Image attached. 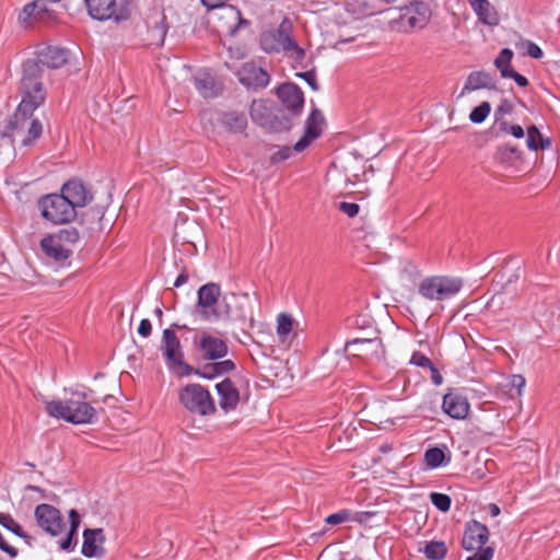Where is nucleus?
<instances>
[{
	"mask_svg": "<svg viewBox=\"0 0 560 560\" xmlns=\"http://www.w3.org/2000/svg\"><path fill=\"white\" fill-rule=\"evenodd\" d=\"M152 331V324L149 319L144 318L140 322L138 327V332L142 337L147 338L151 335Z\"/></svg>",
	"mask_w": 560,
	"mask_h": 560,
	"instance_id": "58",
	"label": "nucleus"
},
{
	"mask_svg": "<svg viewBox=\"0 0 560 560\" xmlns=\"http://www.w3.org/2000/svg\"><path fill=\"white\" fill-rule=\"evenodd\" d=\"M442 408L453 419H465L469 412V402L460 394L448 392L443 396Z\"/></svg>",
	"mask_w": 560,
	"mask_h": 560,
	"instance_id": "27",
	"label": "nucleus"
},
{
	"mask_svg": "<svg viewBox=\"0 0 560 560\" xmlns=\"http://www.w3.org/2000/svg\"><path fill=\"white\" fill-rule=\"evenodd\" d=\"M78 534L73 532H68L66 537L59 541L60 549L63 551H71L74 549V546L77 545Z\"/></svg>",
	"mask_w": 560,
	"mask_h": 560,
	"instance_id": "50",
	"label": "nucleus"
},
{
	"mask_svg": "<svg viewBox=\"0 0 560 560\" xmlns=\"http://www.w3.org/2000/svg\"><path fill=\"white\" fill-rule=\"evenodd\" d=\"M424 460L430 468H438L448 464L451 455L446 456L445 451L440 447H431L425 451Z\"/></svg>",
	"mask_w": 560,
	"mask_h": 560,
	"instance_id": "35",
	"label": "nucleus"
},
{
	"mask_svg": "<svg viewBox=\"0 0 560 560\" xmlns=\"http://www.w3.org/2000/svg\"><path fill=\"white\" fill-rule=\"evenodd\" d=\"M293 151H294L293 147L291 148V147L284 145L271 155V161L273 163L283 162L291 156Z\"/></svg>",
	"mask_w": 560,
	"mask_h": 560,
	"instance_id": "52",
	"label": "nucleus"
},
{
	"mask_svg": "<svg viewBox=\"0 0 560 560\" xmlns=\"http://www.w3.org/2000/svg\"><path fill=\"white\" fill-rule=\"evenodd\" d=\"M491 112V105L489 102H482L476 106L469 114V119L474 124H481L486 120Z\"/></svg>",
	"mask_w": 560,
	"mask_h": 560,
	"instance_id": "39",
	"label": "nucleus"
},
{
	"mask_svg": "<svg viewBox=\"0 0 560 560\" xmlns=\"http://www.w3.org/2000/svg\"><path fill=\"white\" fill-rule=\"evenodd\" d=\"M178 400L191 413L207 417L217 411L215 402L210 392L202 385L190 383L178 392Z\"/></svg>",
	"mask_w": 560,
	"mask_h": 560,
	"instance_id": "5",
	"label": "nucleus"
},
{
	"mask_svg": "<svg viewBox=\"0 0 560 560\" xmlns=\"http://www.w3.org/2000/svg\"><path fill=\"white\" fill-rule=\"evenodd\" d=\"M222 125L231 132H243L247 127V118L244 113L226 112L221 117Z\"/></svg>",
	"mask_w": 560,
	"mask_h": 560,
	"instance_id": "33",
	"label": "nucleus"
},
{
	"mask_svg": "<svg viewBox=\"0 0 560 560\" xmlns=\"http://www.w3.org/2000/svg\"><path fill=\"white\" fill-rule=\"evenodd\" d=\"M228 0H201V3L208 9L222 7Z\"/></svg>",
	"mask_w": 560,
	"mask_h": 560,
	"instance_id": "62",
	"label": "nucleus"
},
{
	"mask_svg": "<svg viewBox=\"0 0 560 560\" xmlns=\"http://www.w3.org/2000/svg\"><path fill=\"white\" fill-rule=\"evenodd\" d=\"M479 89L497 90V84L492 79V75L486 71H472L467 77L465 85L462 90L460 95L466 92L476 91Z\"/></svg>",
	"mask_w": 560,
	"mask_h": 560,
	"instance_id": "29",
	"label": "nucleus"
},
{
	"mask_svg": "<svg viewBox=\"0 0 560 560\" xmlns=\"http://www.w3.org/2000/svg\"><path fill=\"white\" fill-rule=\"evenodd\" d=\"M325 118L318 108H313L305 121L303 137L293 145L294 152H303L323 133Z\"/></svg>",
	"mask_w": 560,
	"mask_h": 560,
	"instance_id": "17",
	"label": "nucleus"
},
{
	"mask_svg": "<svg viewBox=\"0 0 560 560\" xmlns=\"http://www.w3.org/2000/svg\"><path fill=\"white\" fill-rule=\"evenodd\" d=\"M249 115L252 120L272 132L289 131L292 126V118L282 108H273L272 103L266 100H254Z\"/></svg>",
	"mask_w": 560,
	"mask_h": 560,
	"instance_id": "4",
	"label": "nucleus"
},
{
	"mask_svg": "<svg viewBox=\"0 0 560 560\" xmlns=\"http://www.w3.org/2000/svg\"><path fill=\"white\" fill-rule=\"evenodd\" d=\"M476 551L477 552L468 557L467 560H491L494 553V549L492 547H486Z\"/></svg>",
	"mask_w": 560,
	"mask_h": 560,
	"instance_id": "55",
	"label": "nucleus"
},
{
	"mask_svg": "<svg viewBox=\"0 0 560 560\" xmlns=\"http://www.w3.org/2000/svg\"><path fill=\"white\" fill-rule=\"evenodd\" d=\"M69 521H70V532L77 533L80 527L81 517L77 510L72 509L69 511Z\"/></svg>",
	"mask_w": 560,
	"mask_h": 560,
	"instance_id": "57",
	"label": "nucleus"
},
{
	"mask_svg": "<svg viewBox=\"0 0 560 560\" xmlns=\"http://www.w3.org/2000/svg\"><path fill=\"white\" fill-rule=\"evenodd\" d=\"M195 86L205 97H212L214 93V80L210 75L195 79Z\"/></svg>",
	"mask_w": 560,
	"mask_h": 560,
	"instance_id": "38",
	"label": "nucleus"
},
{
	"mask_svg": "<svg viewBox=\"0 0 560 560\" xmlns=\"http://www.w3.org/2000/svg\"><path fill=\"white\" fill-rule=\"evenodd\" d=\"M45 68L40 62L35 59H27L22 63V73L19 84V94L23 107L27 104L42 106L47 96V91L44 86Z\"/></svg>",
	"mask_w": 560,
	"mask_h": 560,
	"instance_id": "3",
	"label": "nucleus"
},
{
	"mask_svg": "<svg viewBox=\"0 0 560 560\" xmlns=\"http://www.w3.org/2000/svg\"><path fill=\"white\" fill-rule=\"evenodd\" d=\"M106 536L103 528H85L83 530V544L81 552L86 558H103L106 549L103 545Z\"/></svg>",
	"mask_w": 560,
	"mask_h": 560,
	"instance_id": "24",
	"label": "nucleus"
},
{
	"mask_svg": "<svg viewBox=\"0 0 560 560\" xmlns=\"http://www.w3.org/2000/svg\"><path fill=\"white\" fill-rule=\"evenodd\" d=\"M350 512L348 510H341L337 513L330 514L325 518V523L328 525H338L350 520Z\"/></svg>",
	"mask_w": 560,
	"mask_h": 560,
	"instance_id": "46",
	"label": "nucleus"
},
{
	"mask_svg": "<svg viewBox=\"0 0 560 560\" xmlns=\"http://www.w3.org/2000/svg\"><path fill=\"white\" fill-rule=\"evenodd\" d=\"M512 106L508 103V101H504L497 109L495 116H498L500 113H509L511 112Z\"/></svg>",
	"mask_w": 560,
	"mask_h": 560,
	"instance_id": "64",
	"label": "nucleus"
},
{
	"mask_svg": "<svg viewBox=\"0 0 560 560\" xmlns=\"http://www.w3.org/2000/svg\"><path fill=\"white\" fill-rule=\"evenodd\" d=\"M431 503L441 512H448L452 504V499L448 494L441 492H431L430 493Z\"/></svg>",
	"mask_w": 560,
	"mask_h": 560,
	"instance_id": "40",
	"label": "nucleus"
},
{
	"mask_svg": "<svg viewBox=\"0 0 560 560\" xmlns=\"http://www.w3.org/2000/svg\"><path fill=\"white\" fill-rule=\"evenodd\" d=\"M221 288L218 283L209 282L198 290L197 307L201 308L200 314L205 320L214 319L213 312L219 311Z\"/></svg>",
	"mask_w": 560,
	"mask_h": 560,
	"instance_id": "15",
	"label": "nucleus"
},
{
	"mask_svg": "<svg viewBox=\"0 0 560 560\" xmlns=\"http://www.w3.org/2000/svg\"><path fill=\"white\" fill-rule=\"evenodd\" d=\"M0 550L3 551L10 559H15L19 556V550L14 546L10 545L2 534L0 533Z\"/></svg>",
	"mask_w": 560,
	"mask_h": 560,
	"instance_id": "54",
	"label": "nucleus"
},
{
	"mask_svg": "<svg viewBox=\"0 0 560 560\" xmlns=\"http://www.w3.org/2000/svg\"><path fill=\"white\" fill-rule=\"evenodd\" d=\"M233 370H235V363L232 360H223L206 363L201 368H194L192 374L212 380L217 376L229 374Z\"/></svg>",
	"mask_w": 560,
	"mask_h": 560,
	"instance_id": "28",
	"label": "nucleus"
},
{
	"mask_svg": "<svg viewBox=\"0 0 560 560\" xmlns=\"http://www.w3.org/2000/svg\"><path fill=\"white\" fill-rule=\"evenodd\" d=\"M446 552L447 548L443 541H430L423 549V553L429 560H442Z\"/></svg>",
	"mask_w": 560,
	"mask_h": 560,
	"instance_id": "37",
	"label": "nucleus"
},
{
	"mask_svg": "<svg viewBox=\"0 0 560 560\" xmlns=\"http://www.w3.org/2000/svg\"><path fill=\"white\" fill-rule=\"evenodd\" d=\"M42 217L52 224H67L72 222L77 210L60 194H48L39 198L37 202Z\"/></svg>",
	"mask_w": 560,
	"mask_h": 560,
	"instance_id": "7",
	"label": "nucleus"
},
{
	"mask_svg": "<svg viewBox=\"0 0 560 560\" xmlns=\"http://www.w3.org/2000/svg\"><path fill=\"white\" fill-rule=\"evenodd\" d=\"M296 77L305 80L306 83L310 85V88L313 91H318L319 90V84H318L317 79H316V71H315V69H311V70L305 71V72H299V73H296Z\"/></svg>",
	"mask_w": 560,
	"mask_h": 560,
	"instance_id": "49",
	"label": "nucleus"
},
{
	"mask_svg": "<svg viewBox=\"0 0 560 560\" xmlns=\"http://www.w3.org/2000/svg\"><path fill=\"white\" fill-rule=\"evenodd\" d=\"M89 15L97 21L114 19L115 22L126 21L130 16L129 10L121 8L117 11L116 0H84Z\"/></svg>",
	"mask_w": 560,
	"mask_h": 560,
	"instance_id": "10",
	"label": "nucleus"
},
{
	"mask_svg": "<svg viewBox=\"0 0 560 560\" xmlns=\"http://www.w3.org/2000/svg\"><path fill=\"white\" fill-rule=\"evenodd\" d=\"M390 0H351L353 12L362 16H371L385 10V3Z\"/></svg>",
	"mask_w": 560,
	"mask_h": 560,
	"instance_id": "31",
	"label": "nucleus"
},
{
	"mask_svg": "<svg viewBox=\"0 0 560 560\" xmlns=\"http://www.w3.org/2000/svg\"><path fill=\"white\" fill-rule=\"evenodd\" d=\"M189 275L187 269L184 267L174 282L175 288H179L188 281Z\"/></svg>",
	"mask_w": 560,
	"mask_h": 560,
	"instance_id": "61",
	"label": "nucleus"
},
{
	"mask_svg": "<svg viewBox=\"0 0 560 560\" xmlns=\"http://www.w3.org/2000/svg\"><path fill=\"white\" fill-rule=\"evenodd\" d=\"M287 55L302 65L306 54L305 50L298 45L296 40L293 39L292 45H289V52Z\"/></svg>",
	"mask_w": 560,
	"mask_h": 560,
	"instance_id": "48",
	"label": "nucleus"
},
{
	"mask_svg": "<svg viewBox=\"0 0 560 560\" xmlns=\"http://www.w3.org/2000/svg\"><path fill=\"white\" fill-rule=\"evenodd\" d=\"M39 249L45 259L54 261L61 267L70 264L69 259L73 254L72 248H66L49 234L40 240Z\"/></svg>",
	"mask_w": 560,
	"mask_h": 560,
	"instance_id": "20",
	"label": "nucleus"
},
{
	"mask_svg": "<svg viewBox=\"0 0 560 560\" xmlns=\"http://www.w3.org/2000/svg\"><path fill=\"white\" fill-rule=\"evenodd\" d=\"M161 350L167 368L179 377L192 374L194 368L184 361V351L179 338L173 328L162 332Z\"/></svg>",
	"mask_w": 560,
	"mask_h": 560,
	"instance_id": "6",
	"label": "nucleus"
},
{
	"mask_svg": "<svg viewBox=\"0 0 560 560\" xmlns=\"http://www.w3.org/2000/svg\"><path fill=\"white\" fill-rule=\"evenodd\" d=\"M502 78L513 79L515 81V83L521 88H526L529 83L526 77L518 73L514 69L502 71Z\"/></svg>",
	"mask_w": 560,
	"mask_h": 560,
	"instance_id": "51",
	"label": "nucleus"
},
{
	"mask_svg": "<svg viewBox=\"0 0 560 560\" xmlns=\"http://www.w3.org/2000/svg\"><path fill=\"white\" fill-rule=\"evenodd\" d=\"M36 524L50 536L60 535L66 527L60 511L54 505L42 503L35 508Z\"/></svg>",
	"mask_w": 560,
	"mask_h": 560,
	"instance_id": "11",
	"label": "nucleus"
},
{
	"mask_svg": "<svg viewBox=\"0 0 560 560\" xmlns=\"http://www.w3.org/2000/svg\"><path fill=\"white\" fill-rule=\"evenodd\" d=\"M292 330V318L289 315L280 314L278 316L277 332L279 336H287Z\"/></svg>",
	"mask_w": 560,
	"mask_h": 560,
	"instance_id": "44",
	"label": "nucleus"
},
{
	"mask_svg": "<svg viewBox=\"0 0 560 560\" xmlns=\"http://www.w3.org/2000/svg\"><path fill=\"white\" fill-rule=\"evenodd\" d=\"M35 61L40 62L42 67L58 69L68 62L69 50L56 46H47L36 52Z\"/></svg>",
	"mask_w": 560,
	"mask_h": 560,
	"instance_id": "26",
	"label": "nucleus"
},
{
	"mask_svg": "<svg viewBox=\"0 0 560 560\" xmlns=\"http://www.w3.org/2000/svg\"><path fill=\"white\" fill-rule=\"evenodd\" d=\"M194 345L205 361H217L224 358L229 352L224 339L212 336L207 331L200 332L194 338Z\"/></svg>",
	"mask_w": 560,
	"mask_h": 560,
	"instance_id": "12",
	"label": "nucleus"
},
{
	"mask_svg": "<svg viewBox=\"0 0 560 560\" xmlns=\"http://www.w3.org/2000/svg\"><path fill=\"white\" fill-rule=\"evenodd\" d=\"M38 107L31 104L23 107V103H20L14 114L8 119L4 129L1 131V137L13 139L14 136H21L22 145L33 144L43 132L40 120L33 118V114Z\"/></svg>",
	"mask_w": 560,
	"mask_h": 560,
	"instance_id": "2",
	"label": "nucleus"
},
{
	"mask_svg": "<svg viewBox=\"0 0 560 560\" xmlns=\"http://www.w3.org/2000/svg\"><path fill=\"white\" fill-rule=\"evenodd\" d=\"M410 364L417 365L419 368L429 369L432 366L433 362L422 352L415 351L410 359Z\"/></svg>",
	"mask_w": 560,
	"mask_h": 560,
	"instance_id": "47",
	"label": "nucleus"
},
{
	"mask_svg": "<svg viewBox=\"0 0 560 560\" xmlns=\"http://www.w3.org/2000/svg\"><path fill=\"white\" fill-rule=\"evenodd\" d=\"M430 372H431V381L434 385H441L443 383V376L442 374L440 373V371L434 366V364H432L431 368H429Z\"/></svg>",
	"mask_w": 560,
	"mask_h": 560,
	"instance_id": "60",
	"label": "nucleus"
},
{
	"mask_svg": "<svg viewBox=\"0 0 560 560\" xmlns=\"http://www.w3.org/2000/svg\"><path fill=\"white\" fill-rule=\"evenodd\" d=\"M215 390L219 395L220 408L224 412H230L237 408L241 399L240 390L230 377H225L222 382L218 383Z\"/></svg>",
	"mask_w": 560,
	"mask_h": 560,
	"instance_id": "25",
	"label": "nucleus"
},
{
	"mask_svg": "<svg viewBox=\"0 0 560 560\" xmlns=\"http://www.w3.org/2000/svg\"><path fill=\"white\" fill-rule=\"evenodd\" d=\"M338 209L349 218L357 217L360 211L359 205L354 202H340Z\"/></svg>",
	"mask_w": 560,
	"mask_h": 560,
	"instance_id": "53",
	"label": "nucleus"
},
{
	"mask_svg": "<svg viewBox=\"0 0 560 560\" xmlns=\"http://www.w3.org/2000/svg\"><path fill=\"white\" fill-rule=\"evenodd\" d=\"M293 26L288 18H284L278 28L264 32L260 35L261 49L268 54L289 52V45L293 42Z\"/></svg>",
	"mask_w": 560,
	"mask_h": 560,
	"instance_id": "9",
	"label": "nucleus"
},
{
	"mask_svg": "<svg viewBox=\"0 0 560 560\" xmlns=\"http://www.w3.org/2000/svg\"><path fill=\"white\" fill-rule=\"evenodd\" d=\"M49 0H34L24 5L19 21L25 27L34 22H48L55 19V12L48 8Z\"/></svg>",
	"mask_w": 560,
	"mask_h": 560,
	"instance_id": "19",
	"label": "nucleus"
},
{
	"mask_svg": "<svg viewBox=\"0 0 560 560\" xmlns=\"http://www.w3.org/2000/svg\"><path fill=\"white\" fill-rule=\"evenodd\" d=\"M493 159L502 165L511 166L522 160V151L516 145L502 144L497 148Z\"/></svg>",
	"mask_w": 560,
	"mask_h": 560,
	"instance_id": "32",
	"label": "nucleus"
},
{
	"mask_svg": "<svg viewBox=\"0 0 560 560\" xmlns=\"http://www.w3.org/2000/svg\"><path fill=\"white\" fill-rule=\"evenodd\" d=\"M489 535V529L485 524L475 520L469 521L465 526L462 547L467 551L481 550L488 542Z\"/></svg>",
	"mask_w": 560,
	"mask_h": 560,
	"instance_id": "18",
	"label": "nucleus"
},
{
	"mask_svg": "<svg viewBox=\"0 0 560 560\" xmlns=\"http://www.w3.org/2000/svg\"><path fill=\"white\" fill-rule=\"evenodd\" d=\"M276 94L292 115H299L304 106V94L299 85L291 82L280 84Z\"/></svg>",
	"mask_w": 560,
	"mask_h": 560,
	"instance_id": "23",
	"label": "nucleus"
},
{
	"mask_svg": "<svg viewBox=\"0 0 560 560\" xmlns=\"http://www.w3.org/2000/svg\"><path fill=\"white\" fill-rule=\"evenodd\" d=\"M60 195L63 196L72 207L77 210L83 208L93 200V194L86 189L83 182L78 178H72L66 182L60 189Z\"/></svg>",
	"mask_w": 560,
	"mask_h": 560,
	"instance_id": "22",
	"label": "nucleus"
},
{
	"mask_svg": "<svg viewBox=\"0 0 560 560\" xmlns=\"http://www.w3.org/2000/svg\"><path fill=\"white\" fill-rule=\"evenodd\" d=\"M49 235L55 237V240L66 248H71L70 246L74 245L80 240V233L75 228L61 229L56 233H50Z\"/></svg>",
	"mask_w": 560,
	"mask_h": 560,
	"instance_id": "36",
	"label": "nucleus"
},
{
	"mask_svg": "<svg viewBox=\"0 0 560 560\" xmlns=\"http://www.w3.org/2000/svg\"><path fill=\"white\" fill-rule=\"evenodd\" d=\"M526 133V143L529 150H546L551 147V140L549 138H545L535 125L529 126Z\"/></svg>",
	"mask_w": 560,
	"mask_h": 560,
	"instance_id": "34",
	"label": "nucleus"
},
{
	"mask_svg": "<svg viewBox=\"0 0 560 560\" xmlns=\"http://www.w3.org/2000/svg\"><path fill=\"white\" fill-rule=\"evenodd\" d=\"M525 378L522 375H512L511 377V386L516 389V394L521 395L522 388L525 386Z\"/></svg>",
	"mask_w": 560,
	"mask_h": 560,
	"instance_id": "59",
	"label": "nucleus"
},
{
	"mask_svg": "<svg viewBox=\"0 0 560 560\" xmlns=\"http://www.w3.org/2000/svg\"><path fill=\"white\" fill-rule=\"evenodd\" d=\"M499 127L502 132L510 133L517 139H521L525 136V131L520 125H510L504 120L499 124Z\"/></svg>",
	"mask_w": 560,
	"mask_h": 560,
	"instance_id": "45",
	"label": "nucleus"
},
{
	"mask_svg": "<svg viewBox=\"0 0 560 560\" xmlns=\"http://www.w3.org/2000/svg\"><path fill=\"white\" fill-rule=\"evenodd\" d=\"M430 19L431 10L429 5L422 1L411 2L400 14L402 25L411 30L423 28L429 23Z\"/></svg>",
	"mask_w": 560,
	"mask_h": 560,
	"instance_id": "21",
	"label": "nucleus"
},
{
	"mask_svg": "<svg viewBox=\"0 0 560 560\" xmlns=\"http://www.w3.org/2000/svg\"><path fill=\"white\" fill-rule=\"evenodd\" d=\"M353 346H370V347L374 348L373 352L375 354H378V350H381L382 354L384 353L382 340L378 339V338H374V339H359V338H357V339H353L351 341H348L346 343V349H348L350 347H353Z\"/></svg>",
	"mask_w": 560,
	"mask_h": 560,
	"instance_id": "42",
	"label": "nucleus"
},
{
	"mask_svg": "<svg viewBox=\"0 0 560 560\" xmlns=\"http://www.w3.org/2000/svg\"><path fill=\"white\" fill-rule=\"evenodd\" d=\"M525 45H526V54L529 57L535 58V59L542 58L544 52L537 44H535L534 42L527 40L525 43Z\"/></svg>",
	"mask_w": 560,
	"mask_h": 560,
	"instance_id": "56",
	"label": "nucleus"
},
{
	"mask_svg": "<svg viewBox=\"0 0 560 560\" xmlns=\"http://www.w3.org/2000/svg\"><path fill=\"white\" fill-rule=\"evenodd\" d=\"M18 537L22 538L28 547H33L35 537L26 533L24 529L21 530Z\"/></svg>",
	"mask_w": 560,
	"mask_h": 560,
	"instance_id": "63",
	"label": "nucleus"
},
{
	"mask_svg": "<svg viewBox=\"0 0 560 560\" xmlns=\"http://www.w3.org/2000/svg\"><path fill=\"white\" fill-rule=\"evenodd\" d=\"M0 525L18 536L23 527L9 513L0 512Z\"/></svg>",
	"mask_w": 560,
	"mask_h": 560,
	"instance_id": "43",
	"label": "nucleus"
},
{
	"mask_svg": "<svg viewBox=\"0 0 560 560\" xmlns=\"http://www.w3.org/2000/svg\"><path fill=\"white\" fill-rule=\"evenodd\" d=\"M147 35L143 37V42L148 46L161 47L164 44L168 24L164 11L152 10L147 19Z\"/></svg>",
	"mask_w": 560,
	"mask_h": 560,
	"instance_id": "13",
	"label": "nucleus"
},
{
	"mask_svg": "<svg viewBox=\"0 0 560 560\" xmlns=\"http://www.w3.org/2000/svg\"><path fill=\"white\" fill-rule=\"evenodd\" d=\"M480 22L487 25H497L499 15L488 0H468Z\"/></svg>",
	"mask_w": 560,
	"mask_h": 560,
	"instance_id": "30",
	"label": "nucleus"
},
{
	"mask_svg": "<svg viewBox=\"0 0 560 560\" xmlns=\"http://www.w3.org/2000/svg\"><path fill=\"white\" fill-rule=\"evenodd\" d=\"M245 303H248V294L236 295L232 293L224 295L219 305V311L213 312L214 319L245 320L247 318Z\"/></svg>",
	"mask_w": 560,
	"mask_h": 560,
	"instance_id": "14",
	"label": "nucleus"
},
{
	"mask_svg": "<svg viewBox=\"0 0 560 560\" xmlns=\"http://www.w3.org/2000/svg\"><path fill=\"white\" fill-rule=\"evenodd\" d=\"M78 399L51 400L46 402V412L54 418L63 419L73 424L94 423L97 420V411L86 401V393H75Z\"/></svg>",
	"mask_w": 560,
	"mask_h": 560,
	"instance_id": "1",
	"label": "nucleus"
},
{
	"mask_svg": "<svg viewBox=\"0 0 560 560\" xmlns=\"http://www.w3.org/2000/svg\"><path fill=\"white\" fill-rule=\"evenodd\" d=\"M236 77L242 85L254 91L265 89L270 82V74L254 61L243 63Z\"/></svg>",
	"mask_w": 560,
	"mask_h": 560,
	"instance_id": "16",
	"label": "nucleus"
},
{
	"mask_svg": "<svg viewBox=\"0 0 560 560\" xmlns=\"http://www.w3.org/2000/svg\"><path fill=\"white\" fill-rule=\"evenodd\" d=\"M463 287L460 279L444 276H433L424 278L418 292L424 299L431 301H443L457 294Z\"/></svg>",
	"mask_w": 560,
	"mask_h": 560,
	"instance_id": "8",
	"label": "nucleus"
},
{
	"mask_svg": "<svg viewBox=\"0 0 560 560\" xmlns=\"http://www.w3.org/2000/svg\"><path fill=\"white\" fill-rule=\"evenodd\" d=\"M513 51L510 48H503L494 60V66L499 69L500 73L504 70H513L511 61L513 59Z\"/></svg>",
	"mask_w": 560,
	"mask_h": 560,
	"instance_id": "41",
	"label": "nucleus"
}]
</instances>
